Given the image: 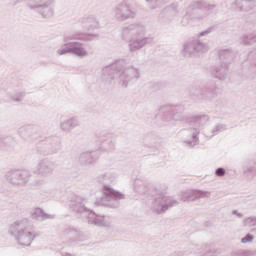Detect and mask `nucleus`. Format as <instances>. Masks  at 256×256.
I'll use <instances>...</instances> for the list:
<instances>
[{
    "instance_id": "nucleus-1",
    "label": "nucleus",
    "mask_w": 256,
    "mask_h": 256,
    "mask_svg": "<svg viewBox=\"0 0 256 256\" xmlns=\"http://www.w3.org/2000/svg\"><path fill=\"white\" fill-rule=\"evenodd\" d=\"M73 53H75V55H78L79 57H83L84 55H87V52H85V50H83V48H74Z\"/></svg>"
},
{
    "instance_id": "nucleus-2",
    "label": "nucleus",
    "mask_w": 256,
    "mask_h": 256,
    "mask_svg": "<svg viewBox=\"0 0 256 256\" xmlns=\"http://www.w3.org/2000/svg\"><path fill=\"white\" fill-rule=\"evenodd\" d=\"M216 175H217L218 177H223V175H225V169H223V168H218V169L216 170Z\"/></svg>"
},
{
    "instance_id": "nucleus-3",
    "label": "nucleus",
    "mask_w": 256,
    "mask_h": 256,
    "mask_svg": "<svg viewBox=\"0 0 256 256\" xmlns=\"http://www.w3.org/2000/svg\"><path fill=\"white\" fill-rule=\"evenodd\" d=\"M253 241V236L247 235L245 238L242 239V243H249Z\"/></svg>"
}]
</instances>
